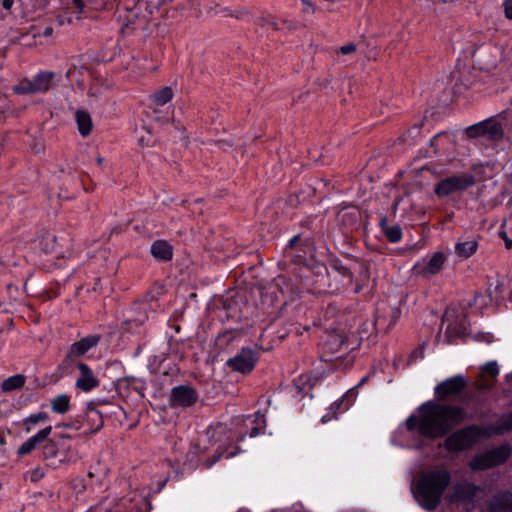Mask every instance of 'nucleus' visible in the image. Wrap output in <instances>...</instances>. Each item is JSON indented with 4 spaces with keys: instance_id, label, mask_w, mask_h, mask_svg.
Instances as JSON below:
<instances>
[{
    "instance_id": "e433bc0d",
    "label": "nucleus",
    "mask_w": 512,
    "mask_h": 512,
    "mask_svg": "<svg viewBox=\"0 0 512 512\" xmlns=\"http://www.w3.org/2000/svg\"><path fill=\"white\" fill-rule=\"evenodd\" d=\"M302 2H303V5H304V8H303L304 12H306V13H314L315 8H314V5L310 1L302 0Z\"/></svg>"
},
{
    "instance_id": "a19ab883",
    "label": "nucleus",
    "mask_w": 512,
    "mask_h": 512,
    "mask_svg": "<svg viewBox=\"0 0 512 512\" xmlns=\"http://www.w3.org/2000/svg\"><path fill=\"white\" fill-rule=\"evenodd\" d=\"M451 386H436V394L440 395L441 393H444L447 388H450Z\"/></svg>"
},
{
    "instance_id": "f8f14e48",
    "label": "nucleus",
    "mask_w": 512,
    "mask_h": 512,
    "mask_svg": "<svg viewBox=\"0 0 512 512\" xmlns=\"http://www.w3.org/2000/svg\"><path fill=\"white\" fill-rule=\"evenodd\" d=\"M443 323H447L446 336L449 342L453 339L461 337L466 331V319L465 316H461L460 319L456 316L455 310L448 309L442 319Z\"/></svg>"
},
{
    "instance_id": "9d476101",
    "label": "nucleus",
    "mask_w": 512,
    "mask_h": 512,
    "mask_svg": "<svg viewBox=\"0 0 512 512\" xmlns=\"http://www.w3.org/2000/svg\"><path fill=\"white\" fill-rule=\"evenodd\" d=\"M446 261V256L442 252L434 253L429 260H422L417 262L413 271L416 275L422 277H429L439 273Z\"/></svg>"
},
{
    "instance_id": "473e14b6",
    "label": "nucleus",
    "mask_w": 512,
    "mask_h": 512,
    "mask_svg": "<svg viewBox=\"0 0 512 512\" xmlns=\"http://www.w3.org/2000/svg\"><path fill=\"white\" fill-rule=\"evenodd\" d=\"M356 51V45L354 43H348L343 45L339 49V53L343 55L351 54Z\"/></svg>"
},
{
    "instance_id": "423d86ee",
    "label": "nucleus",
    "mask_w": 512,
    "mask_h": 512,
    "mask_svg": "<svg viewBox=\"0 0 512 512\" xmlns=\"http://www.w3.org/2000/svg\"><path fill=\"white\" fill-rule=\"evenodd\" d=\"M54 73L42 71L37 73L32 79H22L13 87L16 94H36L45 93L52 87Z\"/></svg>"
},
{
    "instance_id": "5701e85b",
    "label": "nucleus",
    "mask_w": 512,
    "mask_h": 512,
    "mask_svg": "<svg viewBox=\"0 0 512 512\" xmlns=\"http://www.w3.org/2000/svg\"><path fill=\"white\" fill-rule=\"evenodd\" d=\"M70 408V399L66 394H60L51 401V409L58 414L66 413Z\"/></svg>"
},
{
    "instance_id": "72a5a7b5",
    "label": "nucleus",
    "mask_w": 512,
    "mask_h": 512,
    "mask_svg": "<svg viewBox=\"0 0 512 512\" xmlns=\"http://www.w3.org/2000/svg\"><path fill=\"white\" fill-rule=\"evenodd\" d=\"M503 7L506 18L512 19V0H505Z\"/></svg>"
},
{
    "instance_id": "7ed1b4c3",
    "label": "nucleus",
    "mask_w": 512,
    "mask_h": 512,
    "mask_svg": "<svg viewBox=\"0 0 512 512\" xmlns=\"http://www.w3.org/2000/svg\"><path fill=\"white\" fill-rule=\"evenodd\" d=\"M510 429H512V413L502 417L496 427L471 426L453 433L445 440V447L448 451H461L469 448L484 436L503 433Z\"/></svg>"
},
{
    "instance_id": "603ef678",
    "label": "nucleus",
    "mask_w": 512,
    "mask_h": 512,
    "mask_svg": "<svg viewBox=\"0 0 512 512\" xmlns=\"http://www.w3.org/2000/svg\"><path fill=\"white\" fill-rule=\"evenodd\" d=\"M236 454H237L236 452H227V453L225 454V457H226V458H232V457H234Z\"/></svg>"
},
{
    "instance_id": "c85d7f7f",
    "label": "nucleus",
    "mask_w": 512,
    "mask_h": 512,
    "mask_svg": "<svg viewBox=\"0 0 512 512\" xmlns=\"http://www.w3.org/2000/svg\"><path fill=\"white\" fill-rule=\"evenodd\" d=\"M467 133L470 137L484 136L483 122L469 127Z\"/></svg>"
},
{
    "instance_id": "a211bd4d",
    "label": "nucleus",
    "mask_w": 512,
    "mask_h": 512,
    "mask_svg": "<svg viewBox=\"0 0 512 512\" xmlns=\"http://www.w3.org/2000/svg\"><path fill=\"white\" fill-rule=\"evenodd\" d=\"M152 255L159 260H170L172 258V247L164 240H157L151 246Z\"/></svg>"
},
{
    "instance_id": "20e7f679",
    "label": "nucleus",
    "mask_w": 512,
    "mask_h": 512,
    "mask_svg": "<svg viewBox=\"0 0 512 512\" xmlns=\"http://www.w3.org/2000/svg\"><path fill=\"white\" fill-rule=\"evenodd\" d=\"M101 340L98 334H90L81 338L79 341L72 343L66 352V355L58 367V374L55 381L60 380L64 374H68L73 367L76 359L84 356L91 349L96 347Z\"/></svg>"
},
{
    "instance_id": "864d4df0",
    "label": "nucleus",
    "mask_w": 512,
    "mask_h": 512,
    "mask_svg": "<svg viewBox=\"0 0 512 512\" xmlns=\"http://www.w3.org/2000/svg\"><path fill=\"white\" fill-rule=\"evenodd\" d=\"M366 381H368V376L361 378V380L359 381L358 384L363 385V384H365Z\"/></svg>"
},
{
    "instance_id": "f03ea898",
    "label": "nucleus",
    "mask_w": 512,
    "mask_h": 512,
    "mask_svg": "<svg viewBox=\"0 0 512 512\" xmlns=\"http://www.w3.org/2000/svg\"><path fill=\"white\" fill-rule=\"evenodd\" d=\"M449 482L450 474L447 470L433 469L420 477L414 489V497L421 507L433 510L440 503Z\"/></svg>"
},
{
    "instance_id": "bb28decb",
    "label": "nucleus",
    "mask_w": 512,
    "mask_h": 512,
    "mask_svg": "<svg viewBox=\"0 0 512 512\" xmlns=\"http://www.w3.org/2000/svg\"><path fill=\"white\" fill-rule=\"evenodd\" d=\"M256 23L261 26L265 27L266 25L272 27L274 30H281L282 27L280 26V21H277L276 19L272 17H259L256 20Z\"/></svg>"
},
{
    "instance_id": "f704fd0d",
    "label": "nucleus",
    "mask_w": 512,
    "mask_h": 512,
    "mask_svg": "<svg viewBox=\"0 0 512 512\" xmlns=\"http://www.w3.org/2000/svg\"><path fill=\"white\" fill-rule=\"evenodd\" d=\"M336 270L341 273L343 276L348 277L349 279H352V273L349 268L343 266V265H335Z\"/></svg>"
},
{
    "instance_id": "5fc2aeb1",
    "label": "nucleus",
    "mask_w": 512,
    "mask_h": 512,
    "mask_svg": "<svg viewBox=\"0 0 512 512\" xmlns=\"http://www.w3.org/2000/svg\"><path fill=\"white\" fill-rule=\"evenodd\" d=\"M487 293H488L489 298H490V299H492V297H493V292H492V290H491V287H489V288L487 289Z\"/></svg>"
},
{
    "instance_id": "39448f33",
    "label": "nucleus",
    "mask_w": 512,
    "mask_h": 512,
    "mask_svg": "<svg viewBox=\"0 0 512 512\" xmlns=\"http://www.w3.org/2000/svg\"><path fill=\"white\" fill-rule=\"evenodd\" d=\"M511 454L508 445H501L476 455L469 462L472 470H485L504 463Z\"/></svg>"
},
{
    "instance_id": "393cba45",
    "label": "nucleus",
    "mask_w": 512,
    "mask_h": 512,
    "mask_svg": "<svg viewBox=\"0 0 512 512\" xmlns=\"http://www.w3.org/2000/svg\"><path fill=\"white\" fill-rule=\"evenodd\" d=\"M356 396H357V391L355 390V388L349 389L340 401H336L331 405V409H334V408L338 409L339 406L341 404H343L344 402H346L344 409H347L352 404V401H353V399L356 398Z\"/></svg>"
},
{
    "instance_id": "4d7b16f0",
    "label": "nucleus",
    "mask_w": 512,
    "mask_h": 512,
    "mask_svg": "<svg viewBox=\"0 0 512 512\" xmlns=\"http://www.w3.org/2000/svg\"><path fill=\"white\" fill-rule=\"evenodd\" d=\"M111 368H121L120 363H113L111 364Z\"/></svg>"
},
{
    "instance_id": "f3484780",
    "label": "nucleus",
    "mask_w": 512,
    "mask_h": 512,
    "mask_svg": "<svg viewBox=\"0 0 512 512\" xmlns=\"http://www.w3.org/2000/svg\"><path fill=\"white\" fill-rule=\"evenodd\" d=\"M478 248V242L475 238H461L455 245V251L459 257L469 258Z\"/></svg>"
},
{
    "instance_id": "6e6d98bb",
    "label": "nucleus",
    "mask_w": 512,
    "mask_h": 512,
    "mask_svg": "<svg viewBox=\"0 0 512 512\" xmlns=\"http://www.w3.org/2000/svg\"><path fill=\"white\" fill-rule=\"evenodd\" d=\"M80 387H81L84 391L88 392L92 386L85 385V386H80Z\"/></svg>"
},
{
    "instance_id": "49530a36",
    "label": "nucleus",
    "mask_w": 512,
    "mask_h": 512,
    "mask_svg": "<svg viewBox=\"0 0 512 512\" xmlns=\"http://www.w3.org/2000/svg\"><path fill=\"white\" fill-rule=\"evenodd\" d=\"M132 322H135L134 320H131V319H127L125 322H124V325H125V329L126 330H129L131 327L130 325L132 324Z\"/></svg>"
},
{
    "instance_id": "a878e982",
    "label": "nucleus",
    "mask_w": 512,
    "mask_h": 512,
    "mask_svg": "<svg viewBox=\"0 0 512 512\" xmlns=\"http://www.w3.org/2000/svg\"><path fill=\"white\" fill-rule=\"evenodd\" d=\"M47 419H48L47 414L42 413V412L30 415L29 417H27L24 420V424L26 426V431H30L34 425H36L37 423H39L41 421H45Z\"/></svg>"
},
{
    "instance_id": "58836bf2",
    "label": "nucleus",
    "mask_w": 512,
    "mask_h": 512,
    "mask_svg": "<svg viewBox=\"0 0 512 512\" xmlns=\"http://www.w3.org/2000/svg\"><path fill=\"white\" fill-rule=\"evenodd\" d=\"M14 0H3L2 6L4 9L9 10L13 6Z\"/></svg>"
},
{
    "instance_id": "aec40b11",
    "label": "nucleus",
    "mask_w": 512,
    "mask_h": 512,
    "mask_svg": "<svg viewBox=\"0 0 512 512\" xmlns=\"http://www.w3.org/2000/svg\"><path fill=\"white\" fill-rule=\"evenodd\" d=\"M75 118L79 133L83 137L88 136L92 130V119L89 113L78 110L75 114Z\"/></svg>"
},
{
    "instance_id": "ddd939ff",
    "label": "nucleus",
    "mask_w": 512,
    "mask_h": 512,
    "mask_svg": "<svg viewBox=\"0 0 512 512\" xmlns=\"http://www.w3.org/2000/svg\"><path fill=\"white\" fill-rule=\"evenodd\" d=\"M196 399L197 393L192 386H174L170 395L171 404L175 406H188Z\"/></svg>"
},
{
    "instance_id": "7c9ffc66",
    "label": "nucleus",
    "mask_w": 512,
    "mask_h": 512,
    "mask_svg": "<svg viewBox=\"0 0 512 512\" xmlns=\"http://www.w3.org/2000/svg\"><path fill=\"white\" fill-rule=\"evenodd\" d=\"M424 357V343L413 350L409 356V363H412L418 359H422Z\"/></svg>"
},
{
    "instance_id": "79ce46f5",
    "label": "nucleus",
    "mask_w": 512,
    "mask_h": 512,
    "mask_svg": "<svg viewBox=\"0 0 512 512\" xmlns=\"http://www.w3.org/2000/svg\"><path fill=\"white\" fill-rule=\"evenodd\" d=\"M139 379H137L136 377H123V378H119L116 380V382H121V381H127V382H130V381H138Z\"/></svg>"
},
{
    "instance_id": "a18cd8bd",
    "label": "nucleus",
    "mask_w": 512,
    "mask_h": 512,
    "mask_svg": "<svg viewBox=\"0 0 512 512\" xmlns=\"http://www.w3.org/2000/svg\"><path fill=\"white\" fill-rule=\"evenodd\" d=\"M224 454H219L213 461L207 463V467H211L214 463H216Z\"/></svg>"
},
{
    "instance_id": "0eeeda50",
    "label": "nucleus",
    "mask_w": 512,
    "mask_h": 512,
    "mask_svg": "<svg viewBox=\"0 0 512 512\" xmlns=\"http://www.w3.org/2000/svg\"><path fill=\"white\" fill-rule=\"evenodd\" d=\"M475 184V178L470 173H461L442 179L435 186L434 192L439 197L464 191Z\"/></svg>"
},
{
    "instance_id": "3c124183",
    "label": "nucleus",
    "mask_w": 512,
    "mask_h": 512,
    "mask_svg": "<svg viewBox=\"0 0 512 512\" xmlns=\"http://www.w3.org/2000/svg\"><path fill=\"white\" fill-rule=\"evenodd\" d=\"M103 161H104V159H103L101 156H98V157L96 158V162H97V164H98L99 166H101V165L103 164Z\"/></svg>"
},
{
    "instance_id": "4be33fe9",
    "label": "nucleus",
    "mask_w": 512,
    "mask_h": 512,
    "mask_svg": "<svg viewBox=\"0 0 512 512\" xmlns=\"http://www.w3.org/2000/svg\"><path fill=\"white\" fill-rule=\"evenodd\" d=\"M381 227L383 229V232H384L386 238L390 242L397 243L401 240L402 230L398 225L388 226L386 218H383L381 220Z\"/></svg>"
},
{
    "instance_id": "2eb2a0df",
    "label": "nucleus",
    "mask_w": 512,
    "mask_h": 512,
    "mask_svg": "<svg viewBox=\"0 0 512 512\" xmlns=\"http://www.w3.org/2000/svg\"><path fill=\"white\" fill-rule=\"evenodd\" d=\"M52 427L47 426L44 429L37 432L35 435L28 438L18 449L19 455H25L35 449L41 444L51 433Z\"/></svg>"
},
{
    "instance_id": "2f4dec72",
    "label": "nucleus",
    "mask_w": 512,
    "mask_h": 512,
    "mask_svg": "<svg viewBox=\"0 0 512 512\" xmlns=\"http://www.w3.org/2000/svg\"><path fill=\"white\" fill-rule=\"evenodd\" d=\"M231 16L237 18V19H241V20H247L250 18V12L248 9L246 8H242V9H238V10H235Z\"/></svg>"
},
{
    "instance_id": "ea45409f",
    "label": "nucleus",
    "mask_w": 512,
    "mask_h": 512,
    "mask_svg": "<svg viewBox=\"0 0 512 512\" xmlns=\"http://www.w3.org/2000/svg\"><path fill=\"white\" fill-rule=\"evenodd\" d=\"M75 7L81 12L84 8V1L83 0H72Z\"/></svg>"
},
{
    "instance_id": "9b49d317",
    "label": "nucleus",
    "mask_w": 512,
    "mask_h": 512,
    "mask_svg": "<svg viewBox=\"0 0 512 512\" xmlns=\"http://www.w3.org/2000/svg\"><path fill=\"white\" fill-rule=\"evenodd\" d=\"M349 346L344 333L336 330L327 331L322 341V350L327 355L333 356L342 351H347Z\"/></svg>"
},
{
    "instance_id": "4c0bfd02",
    "label": "nucleus",
    "mask_w": 512,
    "mask_h": 512,
    "mask_svg": "<svg viewBox=\"0 0 512 512\" xmlns=\"http://www.w3.org/2000/svg\"><path fill=\"white\" fill-rule=\"evenodd\" d=\"M500 236L504 240L506 248L511 249L512 248V240L507 237L505 232H500Z\"/></svg>"
},
{
    "instance_id": "de8ad7c7",
    "label": "nucleus",
    "mask_w": 512,
    "mask_h": 512,
    "mask_svg": "<svg viewBox=\"0 0 512 512\" xmlns=\"http://www.w3.org/2000/svg\"><path fill=\"white\" fill-rule=\"evenodd\" d=\"M507 384H512V372L506 375Z\"/></svg>"
},
{
    "instance_id": "1a4fd4ad",
    "label": "nucleus",
    "mask_w": 512,
    "mask_h": 512,
    "mask_svg": "<svg viewBox=\"0 0 512 512\" xmlns=\"http://www.w3.org/2000/svg\"><path fill=\"white\" fill-rule=\"evenodd\" d=\"M479 489L471 483H461L454 487V492L450 499L452 502L460 504L466 510L474 508V499Z\"/></svg>"
},
{
    "instance_id": "13d9d810",
    "label": "nucleus",
    "mask_w": 512,
    "mask_h": 512,
    "mask_svg": "<svg viewBox=\"0 0 512 512\" xmlns=\"http://www.w3.org/2000/svg\"><path fill=\"white\" fill-rule=\"evenodd\" d=\"M297 239H298V236L293 237V238L290 240V246H292V245L295 243V241H296Z\"/></svg>"
},
{
    "instance_id": "6ab92c4d",
    "label": "nucleus",
    "mask_w": 512,
    "mask_h": 512,
    "mask_svg": "<svg viewBox=\"0 0 512 512\" xmlns=\"http://www.w3.org/2000/svg\"><path fill=\"white\" fill-rule=\"evenodd\" d=\"M174 96V91L170 86H164L156 91L150 96L151 101L156 106H163L170 102Z\"/></svg>"
},
{
    "instance_id": "6e6552de",
    "label": "nucleus",
    "mask_w": 512,
    "mask_h": 512,
    "mask_svg": "<svg viewBox=\"0 0 512 512\" xmlns=\"http://www.w3.org/2000/svg\"><path fill=\"white\" fill-rule=\"evenodd\" d=\"M257 362L256 353L250 348H243L241 351L226 362L228 368L242 374L250 373Z\"/></svg>"
},
{
    "instance_id": "bf43d9fd",
    "label": "nucleus",
    "mask_w": 512,
    "mask_h": 512,
    "mask_svg": "<svg viewBox=\"0 0 512 512\" xmlns=\"http://www.w3.org/2000/svg\"><path fill=\"white\" fill-rule=\"evenodd\" d=\"M144 321H145V317H143L142 319L137 320V323H138V325H141Z\"/></svg>"
},
{
    "instance_id": "4468645a",
    "label": "nucleus",
    "mask_w": 512,
    "mask_h": 512,
    "mask_svg": "<svg viewBox=\"0 0 512 512\" xmlns=\"http://www.w3.org/2000/svg\"><path fill=\"white\" fill-rule=\"evenodd\" d=\"M500 374V366L497 361L492 360L484 363L479 368L478 381L480 384H493Z\"/></svg>"
},
{
    "instance_id": "37998d69",
    "label": "nucleus",
    "mask_w": 512,
    "mask_h": 512,
    "mask_svg": "<svg viewBox=\"0 0 512 512\" xmlns=\"http://www.w3.org/2000/svg\"><path fill=\"white\" fill-rule=\"evenodd\" d=\"M333 418V416H331L329 413L325 414L324 416H322L321 418V422L322 423H327L328 421H330L331 419Z\"/></svg>"
},
{
    "instance_id": "c03bdc74",
    "label": "nucleus",
    "mask_w": 512,
    "mask_h": 512,
    "mask_svg": "<svg viewBox=\"0 0 512 512\" xmlns=\"http://www.w3.org/2000/svg\"><path fill=\"white\" fill-rule=\"evenodd\" d=\"M52 32H53V29L51 27H47V28H45L43 35L48 37V36L52 35Z\"/></svg>"
},
{
    "instance_id": "c756f323",
    "label": "nucleus",
    "mask_w": 512,
    "mask_h": 512,
    "mask_svg": "<svg viewBox=\"0 0 512 512\" xmlns=\"http://www.w3.org/2000/svg\"><path fill=\"white\" fill-rule=\"evenodd\" d=\"M26 377L23 374H16L6 378L2 384H24Z\"/></svg>"
},
{
    "instance_id": "680f3d73",
    "label": "nucleus",
    "mask_w": 512,
    "mask_h": 512,
    "mask_svg": "<svg viewBox=\"0 0 512 512\" xmlns=\"http://www.w3.org/2000/svg\"><path fill=\"white\" fill-rule=\"evenodd\" d=\"M218 429L222 432L225 430V426H223L222 424L218 426Z\"/></svg>"
},
{
    "instance_id": "09e8293b",
    "label": "nucleus",
    "mask_w": 512,
    "mask_h": 512,
    "mask_svg": "<svg viewBox=\"0 0 512 512\" xmlns=\"http://www.w3.org/2000/svg\"><path fill=\"white\" fill-rule=\"evenodd\" d=\"M259 434V431L257 428H254L252 429L251 433H250V437H255Z\"/></svg>"
},
{
    "instance_id": "c9c22d12",
    "label": "nucleus",
    "mask_w": 512,
    "mask_h": 512,
    "mask_svg": "<svg viewBox=\"0 0 512 512\" xmlns=\"http://www.w3.org/2000/svg\"><path fill=\"white\" fill-rule=\"evenodd\" d=\"M280 26L282 27L281 30L286 29L288 31H293L296 29V25L293 22L285 19L280 21Z\"/></svg>"
},
{
    "instance_id": "f257e3e1",
    "label": "nucleus",
    "mask_w": 512,
    "mask_h": 512,
    "mask_svg": "<svg viewBox=\"0 0 512 512\" xmlns=\"http://www.w3.org/2000/svg\"><path fill=\"white\" fill-rule=\"evenodd\" d=\"M465 411L457 406L427 401L411 414L405 424L394 433V444L405 448H421L426 440L445 435L465 418Z\"/></svg>"
},
{
    "instance_id": "cd10ccee",
    "label": "nucleus",
    "mask_w": 512,
    "mask_h": 512,
    "mask_svg": "<svg viewBox=\"0 0 512 512\" xmlns=\"http://www.w3.org/2000/svg\"><path fill=\"white\" fill-rule=\"evenodd\" d=\"M440 384H469V380L463 374H457L453 377L443 380Z\"/></svg>"
},
{
    "instance_id": "dca6fc26",
    "label": "nucleus",
    "mask_w": 512,
    "mask_h": 512,
    "mask_svg": "<svg viewBox=\"0 0 512 512\" xmlns=\"http://www.w3.org/2000/svg\"><path fill=\"white\" fill-rule=\"evenodd\" d=\"M491 512H512V491L496 494L490 503Z\"/></svg>"
},
{
    "instance_id": "b1692460",
    "label": "nucleus",
    "mask_w": 512,
    "mask_h": 512,
    "mask_svg": "<svg viewBox=\"0 0 512 512\" xmlns=\"http://www.w3.org/2000/svg\"><path fill=\"white\" fill-rule=\"evenodd\" d=\"M484 136H487L489 139H499L503 135V129L500 123L496 121H484Z\"/></svg>"
},
{
    "instance_id": "052dcab7",
    "label": "nucleus",
    "mask_w": 512,
    "mask_h": 512,
    "mask_svg": "<svg viewBox=\"0 0 512 512\" xmlns=\"http://www.w3.org/2000/svg\"><path fill=\"white\" fill-rule=\"evenodd\" d=\"M194 458V455L193 456H190V453L187 455V461H192Z\"/></svg>"
},
{
    "instance_id": "412c9836",
    "label": "nucleus",
    "mask_w": 512,
    "mask_h": 512,
    "mask_svg": "<svg viewBox=\"0 0 512 512\" xmlns=\"http://www.w3.org/2000/svg\"><path fill=\"white\" fill-rule=\"evenodd\" d=\"M77 368L79 369L80 376L76 379L75 384H98V380L87 364L79 362Z\"/></svg>"
},
{
    "instance_id": "8fccbe9b",
    "label": "nucleus",
    "mask_w": 512,
    "mask_h": 512,
    "mask_svg": "<svg viewBox=\"0 0 512 512\" xmlns=\"http://www.w3.org/2000/svg\"><path fill=\"white\" fill-rule=\"evenodd\" d=\"M15 387H16V386H9V385L2 386L3 391H5V392H6V391H10V390H12V389H13V388H15Z\"/></svg>"
}]
</instances>
